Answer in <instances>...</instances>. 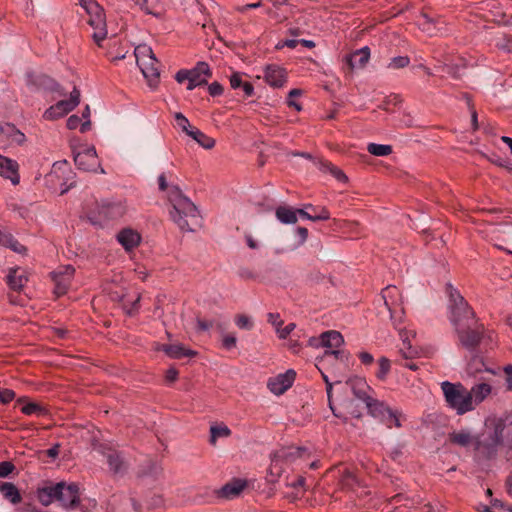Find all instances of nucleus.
Returning a JSON list of instances; mask_svg holds the SVG:
<instances>
[{
  "label": "nucleus",
  "instance_id": "obj_1",
  "mask_svg": "<svg viewBox=\"0 0 512 512\" xmlns=\"http://www.w3.org/2000/svg\"><path fill=\"white\" fill-rule=\"evenodd\" d=\"M168 201L172 206L171 219L182 231L192 232L201 226V215L197 207L178 186H171Z\"/></svg>",
  "mask_w": 512,
  "mask_h": 512
},
{
  "label": "nucleus",
  "instance_id": "obj_2",
  "mask_svg": "<svg viewBox=\"0 0 512 512\" xmlns=\"http://www.w3.org/2000/svg\"><path fill=\"white\" fill-rule=\"evenodd\" d=\"M37 498L45 506L58 501L65 509H75L80 503V492L76 483L59 482L55 485L39 488Z\"/></svg>",
  "mask_w": 512,
  "mask_h": 512
},
{
  "label": "nucleus",
  "instance_id": "obj_3",
  "mask_svg": "<svg viewBox=\"0 0 512 512\" xmlns=\"http://www.w3.org/2000/svg\"><path fill=\"white\" fill-rule=\"evenodd\" d=\"M448 293L449 319L454 327L475 323V313L465 298L451 284L446 285Z\"/></svg>",
  "mask_w": 512,
  "mask_h": 512
},
{
  "label": "nucleus",
  "instance_id": "obj_4",
  "mask_svg": "<svg viewBox=\"0 0 512 512\" xmlns=\"http://www.w3.org/2000/svg\"><path fill=\"white\" fill-rule=\"evenodd\" d=\"M441 389L448 407L455 410L458 415H463L473 410L468 389L461 383L444 381Z\"/></svg>",
  "mask_w": 512,
  "mask_h": 512
},
{
  "label": "nucleus",
  "instance_id": "obj_5",
  "mask_svg": "<svg viewBox=\"0 0 512 512\" xmlns=\"http://www.w3.org/2000/svg\"><path fill=\"white\" fill-rule=\"evenodd\" d=\"M135 58L143 76L151 88H156L159 83V62L155 58L152 49L146 45L135 48Z\"/></svg>",
  "mask_w": 512,
  "mask_h": 512
},
{
  "label": "nucleus",
  "instance_id": "obj_6",
  "mask_svg": "<svg viewBox=\"0 0 512 512\" xmlns=\"http://www.w3.org/2000/svg\"><path fill=\"white\" fill-rule=\"evenodd\" d=\"M212 77V71L208 63L200 61L192 69H181L175 75L178 83L188 81L187 90H193L198 86L206 85Z\"/></svg>",
  "mask_w": 512,
  "mask_h": 512
},
{
  "label": "nucleus",
  "instance_id": "obj_7",
  "mask_svg": "<svg viewBox=\"0 0 512 512\" xmlns=\"http://www.w3.org/2000/svg\"><path fill=\"white\" fill-rule=\"evenodd\" d=\"M367 409L372 417L378 419L389 429L393 427L400 428L402 426V412L397 409H392L385 402L374 399L368 403Z\"/></svg>",
  "mask_w": 512,
  "mask_h": 512
},
{
  "label": "nucleus",
  "instance_id": "obj_8",
  "mask_svg": "<svg viewBox=\"0 0 512 512\" xmlns=\"http://www.w3.org/2000/svg\"><path fill=\"white\" fill-rule=\"evenodd\" d=\"M304 451L305 449L301 447H290L274 452L271 455V464L267 471L266 480L269 483H276L283 471L281 461L301 457Z\"/></svg>",
  "mask_w": 512,
  "mask_h": 512
},
{
  "label": "nucleus",
  "instance_id": "obj_9",
  "mask_svg": "<svg viewBox=\"0 0 512 512\" xmlns=\"http://www.w3.org/2000/svg\"><path fill=\"white\" fill-rule=\"evenodd\" d=\"M500 445H502L501 429L494 427L476 436L474 449L483 457L491 459L497 454Z\"/></svg>",
  "mask_w": 512,
  "mask_h": 512
},
{
  "label": "nucleus",
  "instance_id": "obj_10",
  "mask_svg": "<svg viewBox=\"0 0 512 512\" xmlns=\"http://www.w3.org/2000/svg\"><path fill=\"white\" fill-rule=\"evenodd\" d=\"M382 298L385 306L390 312V317L395 326L402 322L404 314L401 293L396 286L389 285L382 290Z\"/></svg>",
  "mask_w": 512,
  "mask_h": 512
},
{
  "label": "nucleus",
  "instance_id": "obj_11",
  "mask_svg": "<svg viewBox=\"0 0 512 512\" xmlns=\"http://www.w3.org/2000/svg\"><path fill=\"white\" fill-rule=\"evenodd\" d=\"M459 341L468 350H474L480 343L483 335V325L477 320L473 324H464L462 327H455Z\"/></svg>",
  "mask_w": 512,
  "mask_h": 512
},
{
  "label": "nucleus",
  "instance_id": "obj_12",
  "mask_svg": "<svg viewBox=\"0 0 512 512\" xmlns=\"http://www.w3.org/2000/svg\"><path fill=\"white\" fill-rule=\"evenodd\" d=\"M80 103V91L74 87L70 92L69 100H60L50 106L43 114L46 120H55L71 112Z\"/></svg>",
  "mask_w": 512,
  "mask_h": 512
},
{
  "label": "nucleus",
  "instance_id": "obj_13",
  "mask_svg": "<svg viewBox=\"0 0 512 512\" xmlns=\"http://www.w3.org/2000/svg\"><path fill=\"white\" fill-rule=\"evenodd\" d=\"M89 18L87 23L93 28L94 32L92 37L98 46L107 36L106 19L103 8L100 6V11L88 12Z\"/></svg>",
  "mask_w": 512,
  "mask_h": 512
},
{
  "label": "nucleus",
  "instance_id": "obj_14",
  "mask_svg": "<svg viewBox=\"0 0 512 512\" xmlns=\"http://www.w3.org/2000/svg\"><path fill=\"white\" fill-rule=\"evenodd\" d=\"M76 166L83 171H96L100 167L98 156L94 147H86L74 155Z\"/></svg>",
  "mask_w": 512,
  "mask_h": 512
},
{
  "label": "nucleus",
  "instance_id": "obj_15",
  "mask_svg": "<svg viewBox=\"0 0 512 512\" xmlns=\"http://www.w3.org/2000/svg\"><path fill=\"white\" fill-rule=\"evenodd\" d=\"M74 273L75 269L71 265L60 267L57 271L51 273L55 282L54 292L57 296L64 295L67 292Z\"/></svg>",
  "mask_w": 512,
  "mask_h": 512
},
{
  "label": "nucleus",
  "instance_id": "obj_16",
  "mask_svg": "<svg viewBox=\"0 0 512 512\" xmlns=\"http://www.w3.org/2000/svg\"><path fill=\"white\" fill-rule=\"evenodd\" d=\"M295 377L296 372L289 369L285 373H281L276 377L270 378L267 386L273 394L281 395L292 386Z\"/></svg>",
  "mask_w": 512,
  "mask_h": 512
},
{
  "label": "nucleus",
  "instance_id": "obj_17",
  "mask_svg": "<svg viewBox=\"0 0 512 512\" xmlns=\"http://www.w3.org/2000/svg\"><path fill=\"white\" fill-rule=\"evenodd\" d=\"M264 79L272 87H282L286 82V71L276 64H269L264 69Z\"/></svg>",
  "mask_w": 512,
  "mask_h": 512
},
{
  "label": "nucleus",
  "instance_id": "obj_18",
  "mask_svg": "<svg viewBox=\"0 0 512 512\" xmlns=\"http://www.w3.org/2000/svg\"><path fill=\"white\" fill-rule=\"evenodd\" d=\"M0 175L9 179L13 185H17L19 183L17 162L0 155Z\"/></svg>",
  "mask_w": 512,
  "mask_h": 512
},
{
  "label": "nucleus",
  "instance_id": "obj_19",
  "mask_svg": "<svg viewBox=\"0 0 512 512\" xmlns=\"http://www.w3.org/2000/svg\"><path fill=\"white\" fill-rule=\"evenodd\" d=\"M32 84L38 89L56 93L58 96L66 95V91L54 79L47 75H39L35 77Z\"/></svg>",
  "mask_w": 512,
  "mask_h": 512
},
{
  "label": "nucleus",
  "instance_id": "obj_20",
  "mask_svg": "<svg viewBox=\"0 0 512 512\" xmlns=\"http://www.w3.org/2000/svg\"><path fill=\"white\" fill-rule=\"evenodd\" d=\"M247 486V482L242 479H233L225 484L219 491L218 496L225 499L237 497Z\"/></svg>",
  "mask_w": 512,
  "mask_h": 512
},
{
  "label": "nucleus",
  "instance_id": "obj_21",
  "mask_svg": "<svg viewBox=\"0 0 512 512\" xmlns=\"http://www.w3.org/2000/svg\"><path fill=\"white\" fill-rule=\"evenodd\" d=\"M117 240L126 251H130L140 244L141 237L136 231L126 228L117 234Z\"/></svg>",
  "mask_w": 512,
  "mask_h": 512
},
{
  "label": "nucleus",
  "instance_id": "obj_22",
  "mask_svg": "<svg viewBox=\"0 0 512 512\" xmlns=\"http://www.w3.org/2000/svg\"><path fill=\"white\" fill-rule=\"evenodd\" d=\"M346 384L350 386L354 396L366 404V407L370 401L374 400V398L368 396L366 393L367 384L364 379L357 377L351 378Z\"/></svg>",
  "mask_w": 512,
  "mask_h": 512
},
{
  "label": "nucleus",
  "instance_id": "obj_23",
  "mask_svg": "<svg viewBox=\"0 0 512 512\" xmlns=\"http://www.w3.org/2000/svg\"><path fill=\"white\" fill-rule=\"evenodd\" d=\"M448 439L450 443L460 447H468L471 445L475 447L476 436L471 434L468 430L453 431L449 433Z\"/></svg>",
  "mask_w": 512,
  "mask_h": 512
},
{
  "label": "nucleus",
  "instance_id": "obj_24",
  "mask_svg": "<svg viewBox=\"0 0 512 512\" xmlns=\"http://www.w3.org/2000/svg\"><path fill=\"white\" fill-rule=\"evenodd\" d=\"M104 455L107 459L110 470L114 474L123 473L126 470L127 466H126L121 454L118 451L113 450V449H108L104 453Z\"/></svg>",
  "mask_w": 512,
  "mask_h": 512
},
{
  "label": "nucleus",
  "instance_id": "obj_25",
  "mask_svg": "<svg viewBox=\"0 0 512 512\" xmlns=\"http://www.w3.org/2000/svg\"><path fill=\"white\" fill-rule=\"evenodd\" d=\"M161 350L165 352L167 356L173 359H181L183 357H193L196 352L190 349H186L181 344H163Z\"/></svg>",
  "mask_w": 512,
  "mask_h": 512
},
{
  "label": "nucleus",
  "instance_id": "obj_26",
  "mask_svg": "<svg viewBox=\"0 0 512 512\" xmlns=\"http://www.w3.org/2000/svg\"><path fill=\"white\" fill-rule=\"evenodd\" d=\"M468 393L474 410L491 393V386L487 383H479L468 390Z\"/></svg>",
  "mask_w": 512,
  "mask_h": 512
},
{
  "label": "nucleus",
  "instance_id": "obj_27",
  "mask_svg": "<svg viewBox=\"0 0 512 512\" xmlns=\"http://www.w3.org/2000/svg\"><path fill=\"white\" fill-rule=\"evenodd\" d=\"M314 341H316V339ZM317 341L320 342L321 346L326 348H338L344 343L341 333L335 330L322 333Z\"/></svg>",
  "mask_w": 512,
  "mask_h": 512
},
{
  "label": "nucleus",
  "instance_id": "obj_28",
  "mask_svg": "<svg viewBox=\"0 0 512 512\" xmlns=\"http://www.w3.org/2000/svg\"><path fill=\"white\" fill-rule=\"evenodd\" d=\"M28 278L20 268L10 269L7 275V284L15 291L21 290L27 283Z\"/></svg>",
  "mask_w": 512,
  "mask_h": 512
},
{
  "label": "nucleus",
  "instance_id": "obj_29",
  "mask_svg": "<svg viewBox=\"0 0 512 512\" xmlns=\"http://www.w3.org/2000/svg\"><path fill=\"white\" fill-rule=\"evenodd\" d=\"M370 58V50L368 47H363L356 50L354 53L347 57L349 66L354 68H363Z\"/></svg>",
  "mask_w": 512,
  "mask_h": 512
},
{
  "label": "nucleus",
  "instance_id": "obj_30",
  "mask_svg": "<svg viewBox=\"0 0 512 512\" xmlns=\"http://www.w3.org/2000/svg\"><path fill=\"white\" fill-rule=\"evenodd\" d=\"M0 492L3 497L10 501L12 504H18L21 502L22 497L18 488L10 482H3L0 484Z\"/></svg>",
  "mask_w": 512,
  "mask_h": 512
},
{
  "label": "nucleus",
  "instance_id": "obj_31",
  "mask_svg": "<svg viewBox=\"0 0 512 512\" xmlns=\"http://www.w3.org/2000/svg\"><path fill=\"white\" fill-rule=\"evenodd\" d=\"M338 485L341 490L350 491L359 485V481L351 471L344 469L339 477Z\"/></svg>",
  "mask_w": 512,
  "mask_h": 512
},
{
  "label": "nucleus",
  "instance_id": "obj_32",
  "mask_svg": "<svg viewBox=\"0 0 512 512\" xmlns=\"http://www.w3.org/2000/svg\"><path fill=\"white\" fill-rule=\"evenodd\" d=\"M276 218L283 224H295L297 211L286 206H279L275 211Z\"/></svg>",
  "mask_w": 512,
  "mask_h": 512
},
{
  "label": "nucleus",
  "instance_id": "obj_33",
  "mask_svg": "<svg viewBox=\"0 0 512 512\" xmlns=\"http://www.w3.org/2000/svg\"><path fill=\"white\" fill-rule=\"evenodd\" d=\"M495 428L501 429L502 444L512 449V421H499L495 424Z\"/></svg>",
  "mask_w": 512,
  "mask_h": 512
},
{
  "label": "nucleus",
  "instance_id": "obj_34",
  "mask_svg": "<svg viewBox=\"0 0 512 512\" xmlns=\"http://www.w3.org/2000/svg\"><path fill=\"white\" fill-rule=\"evenodd\" d=\"M231 435V430L224 424H214L210 427L209 442L211 445H216L218 438H226Z\"/></svg>",
  "mask_w": 512,
  "mask_h": 512
},
{
  "label": "nucleus",
  "instance_id": "obj_35",
  "mask_svg": "<svg viewBox=\"0 0 512 512\" xmlns=\"http://www.w3.org/2000/svg\"><path fill=\"white\" fill-rule=\"evenodd\" d=\"M189 136L205 149H211L215 146V140L197 128L192 129L189 132Z\"/></svg>",
  "mask_w": 512,
  "mask_h": 512
},
{
  "label": "nucleus",
  "instance_id": "obj_36",
  "mask_svg": "<svg viewBox=\"0 0 512 512\" xmlns=\"http://www.w3.org/2000/svg\"><path fill=\"white\" fill-rule=\"evenodd\" d=\"M21 412L25 415L44 416L47 414V409L38 403L30 402L21 407Z\"/></svg>",
  "mask_w": 512,
  "mask_h": 512
},
{
  "label": "nucleus",
  "instance_id": "obj_37",
  "mask_svg": "<svg viewBox=\"0 0 512 512\" xmlns=\"http://www.w3.org/2000/svg\"><path fill=\"white\" fill-rule=\"evenodd\" d=\"M367 151L374 156H388L392 153V146L386 144L369 143Z\"/></svg>",
  "mask_w": 512,
  "mask_h": 512
},
{
  "label": "nucleus",
  "instance_id": "obj_38",
  "mask_svg": "<svg viewBox=\"0 0 512 512\" xmlns=\"http://www.w3.org/2000/svg\"><path fill=\"white\" fill-rule=\"evenodd\" d=\"M435 19L429 16L426 12H421L419 26L421 29L429 34H433Z\"/></svg>",
  "mask_w": 512,
  "mask_h": 512
},
{
  "label": "nucleus",
  "instance_id": "obj_39",
  "mask_svg": "<svg viewBox=\"0 0 512 512\" xmlns=\"http://www.w3.org/2000/svg\"><path fill=\"white\" fill-rule=\"evenodd\" d=\"M378 371L376 372V377L379 380H385L388 373L390 372L391 363L390 360L386 357H381L378 361Z\"/></svg>",
  "mask_w": 512,
  "mask_h": 512
},
{
  "label": "nucleus",
  "instance_id": "obj_40",
  "mask_svg": "<svg viewBox=\"0 0 512 512\" xmlns=\"http://www.w3.org/2000/svg\"><path fill=\"white\" fill-rule=\"evenodd\" d=\"M410 64V58L408 56H396L393 57L387 65L389 69H402Z\"/></svg>",
  "mask_w": 512,
  "mask_h": 512
},
{
  "label": "nucleus",
  "instance_id": "obj_41",
  "mask_svg": "<svg viewBox=\"0 0 512 512\" xmlns=\"http://www.w3.org/2000/svg\"><path fill=\"white\" fill-rule=\"evenodd\" d=\"M3 132L8 133L12 141H14L17 144H22L25 141V135L15 128L13 125H7L5 129H3Z\"/></svg>",
  "mask_w": 512,
  "mask_h": 512
},
{
  "label": "nucleus",
  "instance_id": "obj_42",
  "mask_svg": "<svg viewBox=\"0 0 512 512\" xmlns=\"http://www.w3.org/2000/svg\"><path fill=\"white\" fill-rule=\"evenodd\" d=\"M175 120L177 125L187 134L193 129L189 123V120L180 112L175 114Z\"/></svg>",
  "mask_w": 512,
  "mask_h": 512
},
{
  "label": "nucleus",
  "instance_id": "obj_43",
  "mask_svg": "<svg viewBox=\"0 0 512 512\" xmlns=\"http://www.w3.org/2000/svg\"><path fill=\"white\" fill-rule=\"evenodd\" d=\"M235 323L240 329L250 330L253 327L251 319L244 314L237 315L235 318Z\"/></svg>",
  "mask_w": 512,
  "mask_h": 512
},
{
  "label": "nucleus",
  "instance_id": "obj_44",
  "mask_svg": "<svg viewBox=\"0 0 512 512\" xmlns=\"http://www.w3.org/2000/svg\"><path fill=\"white\" fill-rule=\"evenodd\" d=\"M496 47L508 53H512V40L508 36H503L496 42Z\"/></svg>",
  "mask_w": 512,
  "mask_h": 512
},
{
  "label": "nucleus",
  "instance_id": "obj_45",
  "mask_svg": "<svg viewBox=\"0 0 512 512\" xmlns=\"http://www.w3.org/2000/svg\"><path fill=\"white\" fill-rule=\"evenodd\" d=\"M79 4L86 13L100 11V5L95 0H79Z\"/></svg>",
  "mask_w": 512,
  "mask_h": 512
},
{
  "label": "nucleus",
  "instance_id": "obj_46",
  "mask_svg": "<svg viewBox=\"0 0 512 512\" xmlns=\"http://www.w3.org/2000/svg\"><path fill=\"white\" fill-rule=\"evenodd\" d=\"M15 398V392L11 389L0 387V402L3 404H7L11 402Z\"/></svg>",
  "mask_w": 512,
  "mask_h": 512
},
{
  "label": "nucleus",
  "instance_id": "obj_47",
  "mask_svg": "<svg viewBox=\"0 0 512 512\" xmlns=\"http://www.w3.org/2000/svg\"><path fill=\"white\" fill-rule=\"evenodd\" d=\"M326 167L329 169L330 173L339 181L345 182L347 181V176L344 174L342 170L337 168L336 166L332 165L331 163H328Z\"/></svg>",
  "mask_w": 512,
  "mask_h": 512
},
{
  "label": "nucleus",
  "instance_id": "obj_48",
  "mask_svg": "<svg viewBox=\"0 0 512 512\" xmlns=\"http://www.w3.org/2000/svg\"><path fill=\"white\" fill-rule=\"evenodd\" d=\"M15 469V466L10 461H2L0 462V477H7L11 474Z\"/></svg>",
  "mask_w": 512,
  "mask_h": 512
},
{
  "label": "nucleus",
  "instance_id": "obj_49",
  "mask_svg": "<svg viewBox=\"0 0 512 512\" xmlns=\"http://www.w3.org/2000/svg\"><path fill=\"white\" fill-rule=\"evenodd\" d=\"M236 343L237 339L236 336L233 334L224 335L222 338V346L227 350H231L232 348H234L236 346Z\"/></svg>",
  "mask_w": 512,
  "mask_h": 512
},
{
  "label": "nucleus",
  "instance_id": "obj_50",
  "mask_svg": "<svg viewBox=\"0 0 512 512\" xmlns=\"http://www.w3.org/2000/svg\"><path fill=\"white\" fill-rule=\"evenodd\" d=\"M208 92L212 97L220 96L223 93V86L219 82H212L208 86Z\"/></svg>",
  "mask_w": 512,
  "mask_h": 512
},
{
  "label": "nucleus",
  "instance_id": "obj_51",
  "mask_svg": "<svg viewBox=\"0 0 512 512\" xmlns=\"http://www.w3.org/2000/svg\"><path fill=\"white\" fill-rule=\"evenodd\" d=\"M243 80H242V74L239 73V72H235L231 75L230 77V85L233 89H238V88H241L242 84H243Z\"/></svg>",
  "mask_w": 512,
  "mask_h": 512
},
{
  "label": "nucleus",
  "instance_id": "obj_52",
  "mask_svg": "<svg viewBox=\"0 0 512 512\" xmlns=\"http://www.w3.org/2000/svg\"><path fill=\"white\" fill-rule=\"evenodd\" d=\"M296 325L294 323H289L284 328L280 329V327L277 329V333L279 338L285 339L287 338L290 333L295 329Z\"/></svg>",
  "mask_w": 512,
  "mask_h": 512
},
{
  "label": "nucleus",
  "instance_id": "obj_53",
  "mask_svg": "<svg viewBox=\"0 0 512 512\" xmlns=\"http://www.w3.org/2000/svg\"><path fill=\"white\" fill-rule=\"evenodd\" d=\"M80 123H81V119L77 116V115H71L68 119H67V128L69 130H75L77 129L78 127H80Z\"/></svg>",
  "mask_w": 512,
  "mask_h": 512
},
{
  "label": "nucleus",
  "instance_id": "obj_54",
  "mask_svg": "<svg viewBox=\"0 0 512 512\" xmlns=\"http://www.w3.org/2000/svg\"><path fill=\"white\" fill-rule=\"evenodd\" d=\"M137 5H139L145 12L152 13V4L154 0H133Z\"/></svg>",
  "mask_w": 512,
  "mask_h": 512
},
{
  "label": "nucleus",
  "instance_id": "obj_55",
  "mask_svg": "<svg viewBox=\"0 0 512 512\" xmlns=\"http://www.w3.org/2000/svg\"><path fill=\"white\" fill-rule=\"evenodd\" d=\"M158 185H159V189L161 191H167V194L169 193V189L172 186V185H169L167 183L166 175L164 173L159 175V177H158Z\"/></svg>",
  "mask_w": 512,
  "mask_h": 512
},
{
  "label": "nucleus",
  "instance_id": "obj_56",
  "mask_svg": "<svg viewBox=\"0 0 512 512\" xmlns=\"http://www.w3.org/2000/svg\"><path fill=\"white\" fill-rule=\"evenodd\" d=\"M304 484H305V478L303 476H297L294 480L286 482L287 486L292 487L294 489L303 487Z\"/></svg>",
  "mask_w": 512,
  "mask_h": 512
},
{
  "label": "nucleus",
  "instance_id": "obj_57",
  "mask_svg": "<svg viewBox=\"0 0 512 512\" xmlns=\"http://www.w3.org/2000/svg\"><path fill=\"white\" fill-rule=\"evenodd\" d=\"M358 356L364 365H371L374 362L373 355L368 352H360Z\"/></svg>",
  "mask_w": 512,
  "mask_h": 512
},
{
  "label": "nucleus",
  "instance_id": "obj_58",
  "mask_svg": "<svg viewBox=\"0 0 512 512\" xmlns=\"http://www.w3.org/2000/svg\"><path fill=\"white\" fill-rule=\"evenodd\" d=\"M268 322L275 326L277 329L282 325V320L280 319L279 314L277 313H269L268 314Z\"/></svg>",
  "mask_w": 512,
  "mask_h": 512
},
{
  "label": "nucleus",
  "instance_id": "obj_59",
  "mask_svg": "<svg viewBox=\"0 0 512 512\" xmlns=\"http://www.w3.org/2000/svg\"><path fill=\"white\" fill-rule=\"evenodd\" d=\"M328 219H330V213L325 207H322L320 209V212L318 214H315L313 217V221H320V220L324 221V220H328Z\"/></svg>",
  "mask_w": 512,
  "mask_h": 512
},
{
  "label": "nucleus",
  "instance_id": "obj_60",
  "mask_svg": "<svg viewBox=\"0 0 512 512\" xmlns=\"http://www.w3.org/2000/svg\"><path fill=\"white\" fill-rule=\"evenodd\" d=\"M262 6V1H258L256 3H250V4H246V5H243V6H239L237 7V11H239L240 13H244L246 12L248 9H255V8H259Z\"/></svg>",
  "mask_w": 512,
  "mask_h": 512
},
{
  "label": "nucleus",
  "instance_id": "obj_61",
  "mask_svg": "<svg viewBox=\"0 0 512 512\" xmlns=\"http://www.w3.org/2000/svg\"><path fill=\"white\" fill-rule=\"evenodd\" d=\"M213 326L211 321H206L202 319H197V328L200 331H207Z\"/></svg>",
  "mask_w": 512,
  "mask_h": 512
},
{
  "label": "nucleus",
  "instance_id": "obj_62",
  "mask_svg": "<svg viewBox=\"0 0 512 512\" xmlns=\"http://www.w3.org/2000/svg\"><path fill=\"white\" fill-rule=\"evenodd\" d=\"M296 233L300 238V243L303 244L308 238V230L305 227H298Z\"/></svg>",
  "mask_w": 512,
  "mask_h": 512
},
{
  "label": "nucleus",
  "instance_id": "obj_63",
  "mask_svg": "<svg viewBox=\"0 0 512 512\" xmlns=\"http://www.w3.org/2000/svg\"><path fill=\"white\" fill-rule=\"evenodd\" d=\"M246 97H250L254 93V87L250 82H244L241 86Z\"/></svg>",
  "mask_w": 512,
  "mask_h": 512
},
{
  "label": "nucleus",
  "instance_id": "obj_64",
  "mask_svg": "<svg viewBox=\"0 0 512 512\" xmlns=\"http://www.w3.org/2000/svg\"><path fill=\"white\" fill-rule=\"evenodd\" d=\"M178 377V371L175 368H169L166 371V380L169 382H174Z\"/></svg>",
  "mask_w": 512,
  "mask_h": 512
}]
</instances>
